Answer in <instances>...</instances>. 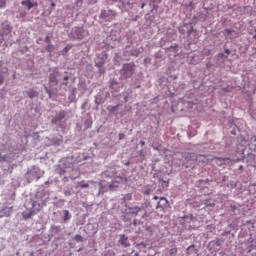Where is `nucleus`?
Listing matches in <instances>:
<instances>
[{"instance_id": "f257e3e1", "label": "nucleus", "mask_w": 256, "mask_h": 256, "mask_svg": "<svg viewBox=\"0 0 256 256\" xmlns=\"http://www.w3.org/2000/svg\"><path fill=\"white\" fill-rule=\"evenodd\" d=\"M116 12L113 10H102L100 13V19L105 20L107 22H112L115 20Z\"/></svg>"}, {"instance_id": "f03ea898", "label": "nucleus", "mask_w": 256, "mask_h": 256, "mask_svg": "<svg viewBox=\"0 0 256 256\" xmlns=\"http://www.w3.org/2000/svg\"><path fill=\"white\" fill-rule=\"evenodd\" d=\"M72 35L74 39L83 40L84 37L87 35L85 29L83 27H75L72 31Z\"/></svg>"}, {"instance_id": "7ed1b4c3", "label": "nucleus", "mask_w": 256, "mask_h": 256, "mask_svg": "<svg viewBox=\"0 0 256 256\" xmlns=\"http://www.w3.org/2000/svg\"><path fill=\"white\" fill-rule=\"evenodd\" d=\"M59 76V72H53L50 74L49 76V82L50 84H54L57 85L58 81H57V77Z\"/></svg>"}, {"instance_id": "20e7f679", "label": "nucleus", "mask_w": 256, "mask_h": 256, "mask_svg": "<svg viewBox=\"0 0 256 256\" xmlns=\"http://www.w3.org/2000/svg\"><path fill=\"white\" fill-rule=\"evenodd\" d=\"M21 4L26 6L27 9H33V7L37 6V3H33L32 0H22Z\"/></svg>"}, {"instance_id": "39448f33", "label": "nucleus", "mask_w": 256, "mask_h": 256, "mask_svg": "<svg viewBox=\"0 0 256 256\" xmlns=\"http://www.w3.org/2000/svg\"><path fill=\"white\" fill-rule=\"evenodd\" d=\"M187 255L198 256V251L196 249V246L194 245L189 246V248H187Z\"/></svg>"}, {"instance_id": "423d86ee", "label": "nucleus", "mask_w": 256, "mask_h": 256, "mask_svg": "<svg viewBox=\"0 0 256 256\" xmlns=\"http://www.w3.org/2000/svg\"><path fill=\"white\" fill-rule=\"evenodd\" d=\"M122 70L124 73H131L134 71V64H131V63L124 64Z\"/></svg>"}, {"instance_id": "0eeeda50", "label": "nucleus", "mask_w": 256, "mask_h": 256, "mask_svg": "<svg viewBox=\"0 0 256 256\" xmlns=\"http://www.w3.org/2000/svg\"><path fill=\"white\" fill-rule=\"evenodd\" d=\"M224 32L226 33V35H228L230 39H234L238 36V33L235 30L225 29Z\"/></svg>"}, {"instance_id": "6e6552de", "label": "nucleus", "mask_w": 256, "mask_h": 256, "mask_svg": "<svg viewBox=\"0 0 256 256\" xmlns=\"http://www.w3.org/2000/svg\"><path fill=\"white\" fill-rule=\"evenodd\" d=\"M168 201L165 197H161L160 201L158 202V205H156V209H163L167 205Z\"/></svg>"}, {"instance_id": "1a4fd4ad", "label": "nucleus", "mask_w": 256, "mask_h": 256, "mask_svg": "<svg viewBox=\"0 0 256 256\" xmlns=\"http://www.w3.org/2000/svg\"><path fill=\"white\" fill-rule=\"evenodd\" d=\"M120 244L123 245L124 247L130 246V244L128 243V238L126 237V235H120Z\"/></svg>"}, {"instance_id": "9d476101", "label": "nucleus", "mask_w": 256, "mask_h": 256, "mask_svg": "<svg viewBox=\"0 0 256 256\" xmlns=\"http://www.w3.org/2000/svg\"><path fill=\"white\" fill-rule=\"evenodd\" d=\"M142 209L140 207L129 208V214L137 216Z\"/></svg>"}, {"instance_id": "9b49d317", "label": "nucleus", "mask_w": 256, "mask_h": 256, "mask_svg": "<svg viewBox=\"0 0 256 256\" xmlns=\"http://www.w3.org/2000/svg\"><path fill=\"white\" fill-rule=\"evenodd\" d=\"M27 96H29L31 99L36 98L38 96V92L36 90H31L27 92Z\"/></svg>"}, {"instance_id": "f8f14e48", "label": "nucleus", "mask_w": 256, "mask_h": 256, "mask_svg": "<svg viewBox=\"0 0 256 256\" xmlns=\"http://www.w3.org/2000/svg\"><path fill=\"white\" fill-rule=\"evenodd\" d=\"M73 48V45L72 44H68L65 46L64 50H62V53L64 55H67L69 51H71V49Z\"/></svg>"}, {"instance_id": "ddd939ff", "label": "nucleus", "mask_w": 256, "mask_h": 256, "mask_svg": "<svg viewBox=\"0 0 256 256\" xmlns=\"http://www.w3.org/2000/svg\"><path fill=\"white\" fill-rule=\"evenodd\" d=\"M120 107V104H117L116 106H108L107 110L109 113H115L116 110Z\"/></svg>"}, {"instance_id": "4468645a", "label": "nucleus", "mask_w": 256, "mask_h": 256, "mask_svg": "<svg viewBox=\"0 0 256 256\" xmlns=\"http://www.w3.org/2000/svg\"><path fill=\"white\" fill-rule=\"evenodd\" d=\"M218 61L222 60V62H225V60L228 59V55H224V53H220L217 55Z\"/></svg>"}, {"instance_id": "2eb2a0df", "label": "nucleus", "mask_w": 256, "mask_h": 256, "mask_svg": "<svg viewBox=\"0 0 256 256\" xmlns=\"http://www.w3.org/2000/svg\"><path fill=\"white\" fill-rule=\"evenodd\" d=\"M214 160L216 161V164L221 167V166L224 165V162H225V160H227V159L216 158V159H214Z\"/></svg>"}, {"instance_id": "dca6fc26", "label": "nucleus", "mask_w": 256, "mask_h": 256, "mask_svg": "<svg viewBox=\"0 0 256 256\" xmlns=\"http://www.w3.org/2000/svg\"><path fill=\"white\" fill-rule=\"evenodd\" d=\"M177 255V248H171L170 250H168V256H175Z\"/></svg>"}, {"instance_id": "f3484780", "label": "nucleus", "mask_w": 256, "mask_h": 256, "mask_svg": "<svg viewBox=\"0 0 256 256\" xmlns=\"http://www.w3.org/2000/svg\"><path fill=\"white\" fill-rule=\"evenodd\" d=\"M54 50H55V47L53 44H49L46 46V52L52 53L54 52Z\"/></svg>"}, {"instance_id": "a211bd4d", "label": "nucleus", "mask_w": 256, "mask_h": 256, "mask_svg": "<svg viewBox=\"0 0 256 256\" xmlns=\"http://www.w3.org/2000/svg\"><path fill=\"white\" fill-rule=\"evenodd\" d=\"M71 220V214H69L68 210H64V221Z\"/></svg>"}, {"instance_id": "6ab92c4d", "label": "nucleus", "mask_w": 256, "mask_h": 256, "mask_svg": "<svg viewBox=\"0 0 256 256\" xmlns=\"http://www.w3.org/2000/svg\"><path fill=\"white\" fill-rule=\"evenodd\" d=\"M78 187L84 189V188H89V184L85 183V181H81L78 183Z\"/></svg>"}, {"instance_id": "aec40b11", "label": "nucleus", "mask_w": 256, "mask_h": 256, "mask_svg": "<svg viewBox=\"0 0 256 256\" xmlns=\"http://www.w3.org/2000/svg\"><path fill=\"white\" fill-rule=\"evenodd\" d=\"M74 241H76L77 243H82L83 237L81 235H76L74 236Z\"/></svg>"}, {"instance_id": "412c9836", "label": "nucleus", "mask_w": 256, "mask_h": 256, "mask_svg": "<svg viewBox=\"0 0 256 256\" xmlns=\"http://www.w3.org/2000/svg\"><path fill=\"white\" fill-rule=\"evenodd\" d=\"M6 7V0H0V9H4Z\"/></svg>"}, {"instance_id": "4be33fe9", "label": "nucleus", "mask_w": 256, "mask_h": 256, "mask_svg": "<svg viewBox=\"0 0 256 256\" xmlns=\"http://www.w3.org/2000/svg\"><path fill=\"white\" fill-rule=\"evenodd\" d=\"M24 219H30L32 217V213L23 214Z\"/></svg>"}, {"instance_id": "5701e85b", "label": "nucleus", "mask_w": 256, "mask_h": 256, "mask_svg": "<svg viewBox=\"0 0 256 256\" xmlns=\"http://www.w3.org/2000/svg\"><path fill=\"white\" fill-rule=\"evenodd\" d=\"M45 43L49 44L51 43V40H50V37L49 36H46L45 37Z\"/></svg>"}, {"instance_id": "b1692460", "label": "nucleus", "mask_w": 256, "mask_h": 256, "mask_svg": "<svg viewBox=\"0 0 256 256\" xmlns=\"http://www.w3.org/2000/svg\"><path fill=\"white\" fill-rule=\"evenodd\" d=\"M58 117H59L60 119H64V118H65V114H64L63 112H61L60 114H58Z\"/></svg>"}, {"instance_id": "393cba45", "label": "nucleus", "mask_w": 256, "mask_h": 256, "mask_svg": "<svg viewBox=\"0 0 256 256\" xmlns=\"http://www.w3.org/2000/svg\"><path fill=\"white\" fill-rule=\"evenodd\" d=\"M225 54H226L227 56H229V55L231 54V50L225 49Z\"/></svg>"}, {"instance_id": "a878e982", "label": "nucleus", "mask_w": 256, "mask_h": 256, "mask_svg": "<svg viewBox=\"0 0 256 256\" xmlns=\"http://www.w3.org/2000/svg\"><path fill=\"white\" fill-rule=\"evenodd\" d=\"M5 160H6V157H5V156L0 155V162H3V161H5Z\"/></svg>"}, {"instance_id": "bb28decb", "label": "nucleus", "mask_w": 256, "mask_h": 256, "mask_svg": "<svg viewBox=\"0 0 256 256\" xmlns=\"http://www.w3.org/2000/svg\"><path fill=\"white\" fill-rule=\"evenodd\" d=\"M124 139V134H119V140H123Z\"/></svg>"}, {"instance_id": "cd10ccee", "label": "nucleus", "mask_w": 256, "mask_h": 256, "mask_svg": "<svg viewBox=\"0 0 256 256\" xmlns=\"http://www.w3.org/2000/svg\"><path fill=\"white\" fill-rule=\"evenodd\" d=\"M61 142H63V138L62 137L60 139H58L57 144H60Z\"/></svg>"}, {"instance_id": "c85d7f7f", "label": "nucleus", "mask_w": 256, "mask_h": 256, "mask_svg": "<svg viewBox=\"0 0 256 256\" xmlns=\"http://www.w3.org/2000/svg\"><path fill=\"white\" fill-rule=\"evenodd\" d=\"M3 84V76H0V85Z\"/></svg>"}, {"instance_id": "c756f323", "label": "nucleus", "mask_w": 256, "mask_h": 256, "mask_svg": "<svg viewBox=\"0 0 256 256\" xmlns=\"http://www.w3.org/2000/svg\"><path fill=\"white\" fill-rule=\"evenodd\" d=\"M68 80H69V76H65L64 81H68Z\"/></svg>"}, {"instance_id": "7c9ffc66", "label": "nucleus", "mask_w": 256, "mask_h": 256, "mask_svg": "<svg viewBox=\"0 0 256 256\" xmlns=\"http://www.w3.org/2000/svg\"><path fill=\"white\" fill-rule=\"evenodd\" d=\"M140 145L145 146V142L144 141H140Z\"/></svg>"}, {"instance_id": "2f4dec72", "label": "nucleus", "mask_w": 256, "mask_h": 256, "mask_svg": "<svg viewBox=\"0 0 256 256\" xmlns=\"http://www.w3.org/2000/svg\"><path fill=\"white\" fill-rule=\"evenodd\" d=\"M36 205H38V203L36 201L33 202V207H36Z\"/></svg>"}, {"instance_id": "473e14b6", "label": "nucleus", "mask_w": 256, "mask_h": 256, "mask_svg": "<svg viewBox=\"0 0 256 256\" xmlns=\"http://www.w3.org/2000/svg\"><path fill=\"white\" fill-rule=\"evenodd\" d=\"M62 85L67 86V85H68V83H67V82H64V83H62Z\"/></svg>"}, {"instance_id": "72a5a7b5", "label": "nucleus", "mask_w": 256, "mask_h": 256, "mask_svg": "<svg viewBox=\"0 0 256 256\" xmlns=\"http://www.w3.org/2000/svg\"><path fill=\"white\" fill-rule=\"evenodd\" d=\"M159 199V197L158 196H154V200H158Z\"/></svg>"}, {"instance_id": "f704fd0d", "label": "nucleus", "mask_w": 256, "mask_h": 256, "mask_svg": "<svg viewBox=\"0 0 256 256\" xmlns=\"http://www.w3.org/2000/svg\"><path fill=\"white\" fill-rule=\"evenodd\" d=\"M7 72V68H4V73H6Z\"/></svg>"}, {"instance_id": "c9c22d12", "label": "nucleus", "mask_w": 256, "mask_h": 256, "mask_svg": "<svg viewBox=\"0 0 256 256\" xmlns=\"http://www.w3.org/2000/svg\"><path fill=\"white\" fill-rule=\"evenodd\" d=\"M54 5H55L54 3H51V6H53V7H54Z\"/></svg>"}, {"instance_id": "e433bc0d", "label": "nucleus", "mask_w": 256, "mask_h": 256, "mask_svg": "<svg viewBox=\"0 0 256 256\" xmlns=\"http://www.w3.org/2000/svg\"><path fill=\"white\" fill-rule=\"evenodd\" d=\"M145 7V4L142 5V9Z\"/></svg>"}, {"instance_id": "4c0bfd02", "label": "nucleus", "mask_w": 256, "mask_h": 256, "mask_svg": "<svg viewBox=\"0 0 256 256\" xmlns=\"http://www.w3.org/2000/svg\"><path fill=\"white\" fill-rule=\"evenodd\" d=\"M254 39H256V35H254Z\"/></svg>"}, {"instance_id": "58836bf2", "label": "nucleus", "mask_w": 256, "mask_h": 256, "mask_svg": "<svg viewBox=\"0 0 256 256\" xmlns=\"http://www.w3.org/2000/svg\"><path fill=\"white\" fill-rule=\"evenodd\" d=\"M105 56V59L107 58V56L106 55H104Z\"/></svg>"}, {"instance_id": "ea45409f", "label": "nucleus", "mask_w": 256, "mask_h": 256, "mask_svg": "<svg viewBox=\"0 0 256 256\" xmlns=\"http://www.w3.org/2000/svg\"><path fill=\"white\" fill-rule=\"evenodd\" d=\"M254 32L256 33V29L254 30Z\"/></svg>"}, {"instance_id": "a19ab883", "label": "nucleus", "mask_w": 256, "mask_h": 256, "mask_svg": "<svg viewBox=\"0 0 256 256\" xmlns=\"http://www.w3.org/2000/svg\"><path fill=\"white\" fill-rule=\"evenodd\" d=\"M104 256H107V255H104Z\"/></svg>"}]
</instances>
